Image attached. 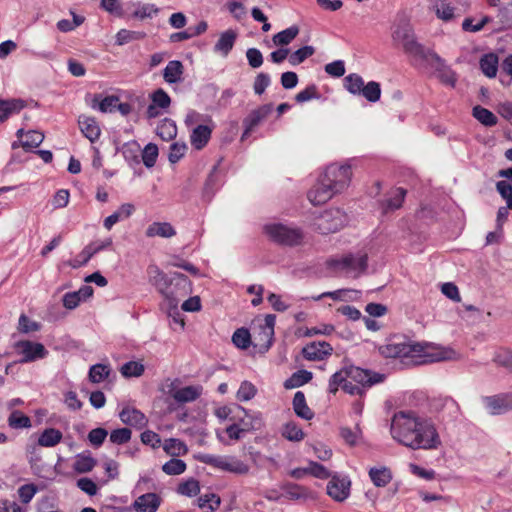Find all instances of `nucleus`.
<instances>
[{
	"instance_id": "f257e3e1",
	"label": "nucleus",
	"mask_w": 512,
	"mask_h": 512,
	"mask_svg": "<svg viewBox=\"0 0 512 512\" xmlns=\"http://www.w3.org/2000/svg\"><path fill=\"white\" fill-rule=\"evenodd\" d=\"M391 436L398 443L413 450L437 449L441 440L434 423L414 411H399L392 417Z\"/></svg>"
},
{
	"instance_id": "f03ea898",
	"label": "nucleus",
	"mask_w": 512,
	"mask_h": 512,
	"mask_svg": "<svg viewBox=\"0 0 512 512\" xmlns=\"http://www.w3.org/2000/svg\"><path fill=\"white\" fill-rule=\"evenodd\" d=\"M378 350L385 358H400L413 365L457 359V353L451 348L414 342L400 335L388 338Z\"/></svg>"
},
{
	"instance_id": "7ed1b4c3",
	"label": "nucleus",
	"mask_w": 512,
	"mask_h": 512,
	"mask_svg": "<svg viewBox=\"0 0 512 512\" xmlns=\"http://www.w3.org/2000/svg\"><path fill=\"white\" fill-rule=\"evenodd\" d=\"M149 283L164 298L171 310H177L179 301L191 293L192 283L182 273H164L157 265L147 267Z\"/></svg>"
},
{
	"instance_id": "20e7f679",
	"label": "nucleus",
	"mask_w": 512,
	"mask_h": 512,
	"mask_svg": "<svg viewBox=\"0 0 512 512\" xmlns=\"http://www.w3.org/2000/svg\"><path fill=\"white\" fill-rule=\"evenodd\" d=\"M349 165H329L323 175L308 192V199L313 205H321L330 200L335 194L342 192L351 181Z\"/></svg>"
},
{
	"instance_id": "39448f33",
	"label": "nucleus",
	"mask_w": 512,
	"mask_h": 512,
	"mask_svg": "<svg viewBox=\"0 0 512 512\" xmlns=\"http://www.w3.org/2000/svg\"><path fill=\"white\" fill-rule=\"evenodd\" d=\"M327 265L336 272H342L348 277L358 278L368 268V254L363 251L348 253L341 257L329 259Z\"/></svg>"
},
{
	"instance_id": "423d86ee",
	"label": "nucleus",
	"mask_w": 512,
	"mask_h": 512,
	"mask_svg": "<svg viewBox=\"0 0 512 512\" xmlns=\"http://www.w3.org/2000/svg\"><path fill=\"white\" fill-rule=\"evenodd\" d=\"M394 41L399 42L404 51L415 58V60L435 61L441 63V58L433 51L426 50L416 41L415 35L408 27H399L393 33Z\"/></svg>"
},
{
	"instance_id": "0eeeda50",
	"label": "nucleus",
	"mask_w": 512,
	"mask_h": 512,
	"mask_svg": "<svg viewBox=\"0 0 512 512\" xmlns=\"http://www.w3.org/2000/svg\"><path fill=\"white\" fill-rule=\"evenodd\" d=\"M199 459L204 464L232 474L247 475L250 473V466L236 456L204 454Z\"/></svg>"
},
{
	"instance_id": "6e6552de",
	"label": "nucleus",
	"mask_w": 512,
	"mask_h": 512,
	"mask_svg": "<svg viewBox=\"0 0 512 512\" xmlns=\"http://www.w3.org/2000/svg\"><path fill=\"white\" fill-rule=\"evenodd\" d=\"M264 232L276 243L281 245H298L303 239V233L298 228L279 223L266 224Z\"/></svg>"
},
{
	"instance_id": "1a4fd4ad",
	"label": "nucleus",
	"mask_w": 512,
	"mask_h": 512,
	"mask_svg": "<svg viewBox=\"0 0 512 512\" xmlns=\"http://www.w3.org/2000/svg\"><path fill=\"white\" fill-rule=\"evenodd\" d=\"M347 220L345 212L339 208H332L320 214L315 219L314 225L321 234H329L340 230Z\"/></svg>"
},
{
	"instance_id": "9d476101",
	"label": "nucleus",
	"mask_w": 512,
	"mask_h": 512,
	"mask_svg": "<svg viewBox=\"0 0 512 512\" xmlns=\"http://www.w3.org/2000/svg\"><path fill=\"white\" fill-rule=\"evenodd\" d=\"M17 352L23 356L20 362L28 363L38 359H43L48 355V351L43 344L29 340L18 341L15 344Z\"/></svg>"
},
{
	"instance_id": "9b49d317",
	"label": "nucleus",
	"mask_w": 512,
	"mask_h": 512,
	"mask_svg": "<svg viewBox=\"0 0 512 512\" xmlns=\"http://www.w3.org/2000/svg\"><path fill=\"white\" fill-rule=\"evenodd\" d=\"M272 104H264L252 110L243 120L244 131L241 139H246L254 129L272 112Z\"/></svg>"
},
{
	"instance_id": "f8f14e48",
	"label": "nucleus",
	"mask_w": 512,
	"mask_h": 512,
	"mask_svg": "<svg viewBox=\"0 0 512 512\" xmlns=\"http://www.w3.org/2000/svg\"><path fill=\"white\" fill-rule=\"evenodd\" d=\"M482 400L492 415H499L512 410V393L486 396Z\"/></svg>"
},
{
	"instance_id": "ddd939ff",
	"label": "nucleus",
	"mask_w": 512,
	"mask_h": 512,
	"mask_svg": "<svg viewBox=\"0 0 512 512\" xmlns=\"http://www.w3.org/2000/svg\"><path fill=\"white\" fill-rule=\"evenodd\" d=\"M348 378L359 384L363 388L370 387L373 384L380 383L384 379V375L373 373L369 370H364L359 367L349 366L346 367Z\"/></svg>"
},
{
	"instance_id": "4468645a",
	"label": "nucleus",
	"mask_w": 512,
	"mask_h": 512,
	"mask_svg": "<svg viewBox=\"0 0 512 512\" xmlns=\"http://www.w3.org/2000/svg\"><path fill=\"white\" fill-rule=\"evenodd\" d=\"M276 322V316L274 314H267L264 318V324H261L259 326V332L258 335H254L256 342L255 346H261L265 350H268L272 343H273V336H274V326Z\"/></svg>"
},
{
	"instance_id": "2eb2a0df",
	"label": "nucleus",
	"mask_w": 512,
	"mask_h": 512,
	"mask_svg": "<svg viewBox=\"0 0 512 512\" xmlns=\"http://www.w3.org/2000/svg\"><path fill=\"white\" fill-rule=\"evenodd\" d=\"M162 498L157 493H145L137 497L131 505L136 512H157Z\"/></svg>"
},
{
	"instance_id": "dca6fc26",
	"label": "nucleus",
	"mask_w": 512,
	"mask_h": 512,
	"mask_svg": "<svg viewBox=\"0 0 512 512\" xmlns=\"http://www.w3.org/2000/svg\"><path fill=\"white\" fill-rule=\"evenodd\" d=\"M332 346L325 341L311 342L302 349L305 359L310 361H320L331 355Z\"/></svg>"
},
{
	"instance_id": "f3484780",
	"label": "nucleus",
	"mask_w": 512,
	"mask_h": 512,
	"mask_svg": "<svg viewBox=\"0 0 512 512\" xmlns=\"http://www.w3.org/2000/svg\"><path fill=\"white\" fill-rule=\"evenodd\" d=\"M350 484L346 477L333 476L327 484V493L334 500L342 502L349 496Z\"/></svg>"
},
{
	"instance_id": "a211bd4d",
	"label": "nucleus",
	"mask_w": 512,
	"mask_h": 512,
	"mask_svg": "<svg viewBox=\"0 0 512 512\" xmlns=\"http://www.w3.org/2000/svg\"><path fill=\"white\" fill-rule=\"evenodd\" d=\"M120 420L129 426L141 429L148 423L147 417L138 409L134 407H125L119 413Z\"/></svg>"
},
{
	"instance_id": "6ab92c4d",
	"label": "nucleus",
	"mask_w": 512,
	"mask_h": 512,
	"mask_svg": "<svg viewBox=\"0 0 512 512\" xmlns=\"http://www.w3.org/2000/svg\"><path fill=\"white\" fill-rule=\"evenodd\" d=\"M237 39V32L232 29H228L222 32L219 39L213 47V51L216 54H220L223 57H227L233 49Z\"/></svg>"
},
{
	"instance_id": "aec40b11",
	"label": "nucleus",
	"mask_w": 512,
	"mask_h": 512,
	"mask_svg": "<svg viewBox=\"0 0 512 512\" xmlns=\"http://www.w3.org/2000/svg\"><path fill=\"white\" fill-rule=\"evenodd\" d=\"M78 124L83 135L92 143L99 139L101 130L95 118L82 115L78 119Z\"/></svg>"
},
{
	"instance_id": "412c9836",
	"label": "nucleus",
	"mask_w": 512,
	"mask_h": 512,
	"mask_svg": "<svg viewBox=\"0 0 512 512\" xmlns=\"http://www.w3.org/2000/svg\"><path fill=\"white\" fill-rule=\"evenodd\" d=\"M171 386H173L171 384ZM202 389L196 386H186L180 389L171 387L169 394L178 403H187L196 400L201 395Z\"/></svg>"
},
{
	"instance_id": "4be33fe9",
	"label": "nucleus",
	"mask_w": 512,
	"mask_h": 512,
	"mask_svg": "<svg viewBox=\"0 0 512 512\" xmlns=\"http://www.w3.org/2000/svg\"><path fill=\"white\" fill-rule=\"evenodd\" d=\"M212 134V128L208 125H198L192 130L190 135L191 145L196 150L203 149L209 142Z\"/></svg>"
},
{
	"instance_id": "5701e85b",
	"label": "nucleus",
	"mask_w": 512,
	"mask_h": 512,
	"mask_svg": "<svg viewBox=\"0 0 512 512\" xmlns=\"http://www.w3.org/2000/svg\"><path fill=\"white\" fill-rule=\"evenodd\" d=\"M184 66L179 60H171L163 70V78L168 84L180 83L183 80Z\"/></svg>"
},
{
	"instance_id": "b1692460",
	"label": "nucleus",
	"mask_w": 512,
	"mask_h": 512,
	"mask_svg": "<svg viewBox=\"0 0 512 512\" xmlns=\"http://www.w3.org/2000/svg\"><path fill=\"white\" fill-rule=\"evenodd\" d=\"M430 8L437 18L444 22L451 21L456 17L455 8L447 0H430Z\"/></svg>"
},
{
	"instance_id": "393cba45",
	"label": "nucleus",
	"mask_w": 512,
	"mask_h": 512,
	"mask_svg": "<svg viewBox=\"0 0 512 512\" xmlns=\"http://www.w3.org/2000/svg\"><path fill=\"white\" fill-rule=\"evenodd\" d=\"M25 107L21 99H0V122H5L12 114L19 113Z\"/></svg>"
},
{
	"instance_id": "a878e982",
	"label": "nucleus",
	"mask_w": 512,
	"mask_h": 512,
	"mask_svg": "<svg viewBox=\"0 0 512 512\" xmlns=\"http://www.w3.org/2000/svg\"><path fill=\"white\" fill-rule=\"evenodd\" d=\"M482 73L488 78H494L497 75L499 58L495 53L484 54L479 61Z\"/></svg>"
},
{
	"instance_id": "bb28decb",
	"label": "nucleus",
	"mask_w": 512,
	"mask_h": 512,
	"mask_svg": "<svg viewBox=\"0 0 512 512\" xmlns=\"http://www.w3.org/2000/svg\"><path fill=\"white\" fill-rule=\"evenodd\" d=\"M293 410L295 414L305 420H311L314 417L313 411L306 403L305 395L302 391H297L293 397Z\"/></svg>"
},
{
	"instance_id": "cd10ccee",
	"label": "nucleus",
	"mask_w": 512,
	"mask_h": 512,
	"mask_svg": "<svg viewBox=\"0 0 512 512\" xmlns=\"http://www.w3.org/2000/svg\"><path fill=\"white\" fill-rule=\"evenodd\" d=\"M176 235V230L168 222H153L146 229L147 237L159 236L162 238H171Z\"/></svg>"
},
{
	"instance_id": "c85d7f7f",
	"label": "nucleus",
	"mask_w": 512,
	"mask_h": 512,
	"mask_svg": "<svg viewBox=\"0 0 512 512\" xmlns=\"http://www.w3.org/2000/svg\"><path fill=\"white\" fill-rule=\"evenodd\" d=\"M134 211V206L130 203L122 204L119 209L113 214L109 215L104 220V227L107 230L111 228L119 221L129 218Z\"/></svg>"
},
{
	"instance_id": "c756f323",
	"label": "nucleus",
	"mask_w": 512,
	"mask_h": 512,
	"mask_svg": "<svg viewBox=\"0 0 512 512\" xmlns=\"http://www.w3.org/2000/svg\"><path fill=\"white\" fill-rule=\"evenodd\" d=\"M281 490L283 491L282 496L289 500H305L309 496L307 488L291 482L283 484Z\"/></svg>"
},
{
	"instance_id": "7c9ffc66",
	"label": "nucleus",
	"mask_w": 512,
	"mask_h": 512,
	"mask_svg": "<svg viewBox=\"0 0 512 512\" xmlns=\"http://www.w3.org/2000/svg\"><path fill=\"white\" fill-rule=\"evenodd\" d=\"M156 134L164 141H170L177 135V126L172 119H162L156 128Z\"/></svg>"
},
{
	"instance_id": "2f4dec72",
	"label": "nucleus",
	"mask_w": 512,
	"mask_h": 512,
	"mask_svg": "<svg viewBox=\"0 0 512 512\" xmlns=\"http://www.w3.org/2000/svg\"><path fill=\"white\" fill-rule=\"evenodd\" d=\"M300 29L297 25H292L272 37V41L276 46L289 45L299 34Z\"/></svg>"
},
{
	"instance_id": "473e14b6",
	"label": "nucleus",
	"mask_w": 512,
	"mask_h": 512,
	"mask_svg": "<svg viewBox=\"0 0 512 512\" xmlns=\"http://www.w3.org/2000/svg\"><path fill=\"white\" fill-rule=\"evenodd\" d=\"M119 102V98L117 96H107L102 99L100 94H95L91 107L93 109L98 108L102 113L112 112L117 103Z\"/></svg>"
},
{
	"instance_id": "72a5a7b5",
	"label": "nucleus",
	"mask_w": 512,
	"mask_h": 512,
	"mask_svg": "<svg viewBox=\"0 0 512 512\" xmlns=\"http://www.w3.org/2000/svg\"><path fill=\"white\" fill-rule=\"evenodd\" d=\"M62 433L55 428L45 429L38 438V444L42 447H54L62 440Z\"/></svg>"
},
{
	"instance_id": "f704fd0d",
	"label": "nucleus",
	"mask_w": 512,
	"mask_h": 512,
	"mask_svg": "<svg viewBox=\"0 0 512 512\" xmlns=\"http://www.w3.org/2000/svg\"><path fill=\"white\" fill-rule=\"evenodd\" d=\"M472 115L486 127H492L497 124V117L490 110L480 105H477L473 108Z\"/></svg>"
},
{
	"instance_id": "c9c22d12",
	"label": "nucleus",
	"mask_w": 512,
	"mask_h": 512,
	"mask_svg": "<svg viewBox=\"0 0 512 512\" xmlns=\"http://www.w3.org/2000/svg\"><path fill=\"white\" fill-rule=\"evenodd\" d=\"M312 379V373L307 370H299L293 373L285 382L286 389H294L308 383Z\"/></svg>"
},
{
	"instance_id": "e433bc0d",
	"label": "nucleus",
	"mask_w": 512,
	"mask_h": 512,
	"mask_svg": "<svg viewBox=\"0 0 512 512\" xmlns=\"http://www.w3.org/2000/svg\"><path fill=\"white\" fill-rule=\"evenodd\" d=\"M405 196H406L405 189L396 188L392 192V196L383 202L382 206H383L384 212L399 209L402 206Z\"/></svg>"
},
{
	"instance_id": "4c0bfd02",
	"label": "nucleus",
	"mask_w": 512,
	"mask_h": 512,
	"mask_svg": "<svg viewBox=\"0 0 512 512\" xmlns=\"http://www.w3.org/2000/svg\"><path fill=\"white\" fill-rule=\"evenodd\" d=\"M369 476H370L371 481L377 487L386 486L392 479L390 470L385 467L380 468V469L371 468L369 471Z\"/></svg>"
},
{
	"instance_id": "58836bf2",
	"label": "nucleus",
	"mask_w": 512,
	"mask_h": 512,
	"mask_svg": "<svg viewBox=\"0 0 512 512\" xmlns=\"http://www.w3.org/2000/svg\"><path fill=\"white\" fill-rule=\"evenodd\" d=\"M344 86L351 94L360 95L365 83L360 75L352 73L345 77Z\"/></svg>"
},
{
	"instance_id": "ea45409f",
	"label": "nucleus",
	"mask_w": 512,
	"mask_h": 512,
	"mask_svg": "<svg viewBox=\"0 0 512 512\" xmlns=\"http://www.w3.org/2000/svg\"><path fill=\"white\" fill-rule=\"evenodd\" d=\"M96 465V460L90 455L79 454L73 463V469L77 473H88Z\"/></svg>"
},
{
	"instance_id": "a19ab883",
	"label": "nucleus",
	"mask_w": 512,
	"mask_h": 512,
	"mask_svg": "<svg viewBox=\"0 0 512 512\" xmlns=\"http://www.w3.org/2000/svg\"><path fill=\"white\" fill-rule=\"evenodd\" d=\"M164 451L171 456H179L186 454L188 449L187 446L179 439L169 438L166 439L163 444Z\"/></svg>"
},
{
	"instance_id": "79ce46f5",
	"label": "nucleus",
	"mask_w": 512,
	"mask_h": 512,
	"mask_svg": "<svg viewBox=\"0 0 512 512\" xmlns=\"http://www.w3.org/2000/svg\"><path fill=\"white\" fill-rule=\"evenodd\" d=\"M315 53L313 46H303L296 51L290 53L288 62L292 66H297L303 63L307 58L311 57Z\"/></svg>"
},
{
	"instance_id": "37998d69",
	"label": "nucleus",
	"mask_w": 512,
	"mask_h": 512,
	"mask_svg": "<svg viewBox=\"0 0 512 512\" xmlns=\"http://www.w3.org/2000/svg\"><path fill=\"white\" fill-rule=\"evenodd\" d=\"M282 436L289 441L299 442L304 439V432L295 422H288L284 425Z\"/></svg>"
},
{
	"instance_id": "c03bdc74",
	"label": "nucleus",
	"mask_w": 512,
	"mask_h": 512,
	"mask_svg": "<svg viewBox=\"0 0 512 512\" xmlns=\"http://www.w3.org/2000/svg\"><path fill=\"white\" fill-rule=\"evenodd\" d=\"M369 102H377L381 96V87L378 82L370 81L365 84L360 94Z\"/></svg>"
},
{
	"instance_id": "a18cd8bd",
	"label": "nucleus",
	"mask_w": 512,
	"mask_h": 512,
	"mask_svg": "<svg viewBox=\"0 0 512 512\" xmlns=\"http://www.w3.org/2000/svg\"><path fill=\"white\" fill-rule=\"evenodd\" d=\"M140 150V145L136 141H131L123 145L122 154L128 162L138 164Z\"/></svg>"
},
{
	"instance_id": "49530a36",
	"label": "nucleus",
	"mask_w": 512,
	"mask_h": 512,
	"mask_svg": "<svg viewBox=\"0 0 512 512\" xmlns=\"http://www.w3.org/2000/svg\"><path fill=\"white\" fill-rule=\"evenodd\" d=\"M158 147L154 143H148L142 151V161L147 168H152L158 158Z\"/></svg>"
},
{
	"instance_id": "de8ad7c7",
	"label": "nucleus",
	"mask_w": 512,
	"mask_h": 512,
	"mask_svg": "<svg viewBox=\"0 0 512 512\" xmlns=\"http://www.w3.org/2000/svg\"><path fill=\"white\" fill-rule=\"evenodd\" d=\"M158 12L159 9L154 4H138L131 17L144 20L147 18H152L154 15H157Z\"/></svg>"
},
{
	"instance_id": "09e8293b",
	"label": "nucleus",
	"mask_w": 512,
	"mask_h": 512,
	"mask_svg": "<svg viewBox=\"0 0 512 512\" xmlns=\"http://www.w3.org/2000/svg\"><path fill=\"white\" fill-rule=\"evenodd\" d=\"M198 506L201 509H208L206 512L216 510L220 505V497L214 493L205 494L200 496L197 500Z\"/></svg>"
},
{
	"instance_id": "8fccbe9b",
	"label": "nucleus",
	"mask_w": 512,
	"mask_h": 512,
	"mask_svg": "<svg viewBox=\"0 0 512 512\" xmlns=\"http://www.w3.org/2000/svg\"><path fill=\"white\" fill-rule=\"evenodd\" d=\"M110 374L108 365L95 364L89 370V379L93 383H100L105 380Z\"/></svg>"
},
{
	"instance_id": "3c124183",
	"label": "nucleus",
	"mask_w": 512,
	"mask_h": 512,
	"mask_svg": "<svg viewBox=\"0 0 512 512\" xmlns=\"http://www.w3.org/2000/svg\"><path fill=\"white\" fill-rule=\"evenodd\" d=\"M162 470L167 475H180L186 470V463L181 459L172 458L162 466Z\"/></svg>"
},
{
	"instance_id": "603ef678",
	"label": "nucleus",
	"mask_w": 512,
	"mask_h": 512,
	"mask_svg": "<svg viewBox=\"0 0 512 512\" xmlns=\"http://www.w3.org/2000/svg\"><path fill=\"white\" fill-rule=\"evenodd\" d=\"M234 345L241 349H247L251 344V335L245 328L237 329L232 336Z\"/></svg>"
},
{
	"instance_id": "864d4df0",
	"label": "nucleus",
	"mask_w": 512,
	"mask_h": 512,
	"mask_svg": "<svg viewBox=\"0 0 512 512\" xmlns=\"http://www.w3.org/2000/svg\"><path fill=\"white\" fill-rule=\"evenodd\" d=\"M121 374L124 377H139L144 371V365L137 361H129L121 367Z\"/></svg>"
},
{
	"instance_id": "5fc2aeb1",
	"label": "nucleus",
	"mask_w": 512,
	"mask_h": 512,
	"mask_svg": "<svg viewBox=\"0 0 512 512\" xmlns=\"http://www.w3.org/2000/svg\"><path fill=\"white\" fill-rule=\"evenodd\" d=\"M177 492L181 495L193 497L200 492L199 482L193 478L179 484Z\"/></svg>"
},
{
	"instance_id": "6e6d98bb",
	"label": "nucleus",
	"mask_w": 512,
	"mask_h": 512,
	"mask_svg": "<svg viewBox=\"0 0 512 512\" xmlns=\"http://www.w3.org/2000/svg\"><path fill=\"white\" fill-rule=\"evenodd\" d=\"M347 378L348 375L346 367H344L340 371L335 372L329 380V392L335 394L338 391L339 387L343 388V383L347 381Z\"/></svg>"
},
{
	"instance_id": "4d7b16f0",
	"label": "nucleus",
	"mask_w": 512,
	"mask_h": 512,
	"mask_svg": "<svg viewBox=\"0 0 512 512\" xmlns=\"http://www.w3.org/2000/svg\"><path fill=\"white\" fill-rule=\"evenodd\" d=\"M145 37V33L138 31H130L127 29H121L116 34V44L124 45L132 40H138Z\"/></svg>"
},
{
	"instance_id": "13d9d810",
	"label": "nucleus",
	"mask_w": 512,
	"mask_h": 512,
	"mask_svg": "<svg viewBox=\"0 0 512 512\" xmlns=\"http://www.w3.org/2000/svg\"><path fill=\"white\" fill-rule=\"evenodd\" d=\"M8 424L15 429L28 428L31 426L30 418L19 411H14L8 418Z\"/></svg>"
},
{
	"instance_id": "bf43d9fd",
	"label": "nucleus",
	"mask_w": 512,
	"mask_h": 512,
	"mask_svg": "<svg viewBox=\"0 0 512 512\" xmlns=\"http://www.w3.org/2000/svg\"><path fill=\"white\" fill-rule=\"evenodd\" d=\"M43 140V133L35 130H30L26 133V139L22 141V147L25 150L36 148L43 142Z\"/></svg>"
},
{
	"instance_id": "052dcab7",
	"label": "nucleus",
	"mask_w": 512,
	"mask_h": 512,
	"mask_svg": "<svg viewBox=\"0 0 512 512\" xmlns=\"http://www.w3.org/2000/svg\"><path fill=\"white\" fill-rule=\"evenodd\" d=\"M151 103L160 107L161 109H167L171 104V98L166 91L162 88L155 90L151 96Z\"/></svg>"
},
{
	"instance_id": "680f3d73",
	"label": "nucleus",
	"mask_w": 512,
	"mask_h": 512,
	"mask_svg": "<svg viewBox=\"0 0 512 512\" xmlns=\"http://www.w3.org/2000/svg\"><path fill=\"white\" fill-rule=\"evenodd\" d=\"M187 145L184 142H174L171 144L168 154L170 163H177L186 153Z\"/></svg>"
},
{
	"instance_id": "e2e57ef3",
	"label": "nucleus",
	"mask_w": 512,
	"mask_h": 512,
	"mask_svg": "<svg viewBox=\"0 0 512 512\" xmlns=\"http://www.w3.org/2000/svg\"><path fill=\"white\" fill-rule=\"evenodd\" d=\"M255 386L249 381H243L237 391L239 401H249L256 395Z\"/></svg>"
},
{
	"instance_id": "0e129e2a",
	"label": "nucleus",
	"mask_w": 512,
	"mask_h": 512,
	"mask_svg": "<svg viewBox=\"0 0 512 512\" xmlns=\"http://www.w3.org/2000/svg\"><path fill=\"white\" fill-rule=\"evenodd\" d=\"M132 432L129 428L115 429L110 433V441L114 444H125L130 441Z\"/></svg>"
},
{
	"instance_id": "69168bd1",
	"label": "nucleus",
	"mask_w": 512,
	"mask_h": 512,
	"mask_svg": "<svg viewBox=\"0 0 512 512\" xmlns=\"http://www.w3.org/2000/svg\"><path fill=\"white\" fill-rule=\"evenodd\" d=\"M100 6L103 10L116 17L124 16L123 7L119 0H102Z\"/></svg>"
},
{
	"instance_id": "338daca9",
	"label": "nucleus",
	"mask_w": 512,
	"mask_h": 512,
	"mask_svg": "<svg viewBox=\"0 0 512 512\" xmlns=\"http://www.w3.org/2000/svg\"><path fill=\"white\" fill-rule=\"evenodd\" d=\"M340 435L347 444L353 446L357 443L361 435V430L358 425H356L354 430L349 427H342L340 429Z\"/></svg>"
},
{
	"instance_id": "774afa93",
	"label": "nucleus",
	"mask_w": 512,
	"mask_h": 512,
	"mask_svg": "<svg viewBox=\"0 0 512 512\" xmlns=\"http://www.w3.org/2000/svg\"><path fill=\"white\" fill-rule=\"evenodd\" d=\"M493 361L497 365L503 366L512 372V351L497 352L493 357Z\"/></svg>"
}]
</instances>
